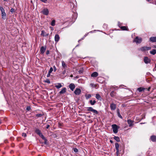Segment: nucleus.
<instances>
[{
	"label": "nucleus",
	"mask_w": 156,
	"mask_h": 156,
	"mask_svg": "<svg viewBox=\"0 0 156 156\" xmlns=\"http://www.w3.org/2000/svg\"><path fill=\"white\" fill-rule=\"evenodd\" d=\"M151 47H147L146 46H144L141 47L139 48L138 50L139 51H141L142 52L145 51H148L151 49Z\"/></svg>",
	"instance_id": "nucleus-1"
},
{
	"label": "nucleus",
	"mask_w": 156,
	"mask_h": 156,
	"mask_svg": "<svg viewBox=\"0 0 156 156\" xmlns=\"http://www.w3.org/2000/svg\"><path fill=\"white\" fill-rule=\"evenodd\" d=\"M113 132L115 133H117L118 132V129L119 128V126L116 124H113L112 125Z\"/></svg>",
	"instance_id": "nucleus-2"
},
{
	"label": "nucleus",
	"mask_w": 156,
	"mask_h": 156,
	"mask_svg": "<svg viewBox=\"0 0 156 156\" xmlns=\"http://www.w3.org/2000/svg\"><path fill=\"white\" fill-rule=\"evenodd\" d=\"M142 41V38L137 36L133 40V42H136L137 44H140Z\"/></svg>",
	"instance_id": "nucleus-3"
},
{
	"label": "nucleus",
	"mask_w": 156,
	"mask_h": 156,
	"mask_svg": "<svg viewBox=\"0 0 156 156\" xmlns=\"http://www.w3.org/2000/svg\"><path fill=\"white\" fill-rule=\"evenodd\" d=\"M87 108H88L87 109L88 111H91L96 114H98V112L96 110L93 109L92 108L89 107Z\"/></svg>",
	"instance_id": "nucleus-4"
},
{
	"label": "nucleus",
	"mask_w": 156,
	"mask_h": 156,
	"mask_svg": "<svg viewBox=\"0 0 156 156\" xmlns=\"http://www.w3.org/2000/svg\"><path fill=\"white\" fill-rule=\"evenodd\" d=\"M49 10L47 8H44L41 11V12L44 15L47 16L49 14Z\"/></svg>",
	"instance_id": "nucleus-5"
},
{
	"label": "nucleus",
	"mask_w": 156,
	"mask_h": 156,
	"mask_svg": "<svg viewBox=\"0 0 156 156\" xmlns=\"http://www.w3.org/2000/svg\"><path fill=\"white\" fill-rule=\"evenodd\" d=\"M81 92V90L78 88H76L75 90L74 91V94L76 95H79L80 94Z\"/></svg>",
	"instance_id": "nucleus-6"
},
{
	"label": "nucleus",
	"mask_w": 156,
	"mask_h": 156,
	"mask_svg": "<svg viewBox=\"0 0 156 156\" xmlns=\"http://www.w3.org/2000/svg\"><path fill=\"white\" fill-rule=\"evenodd\" d=\"M110 108L111 110H114L116 108V105L113 103H112L110 105Z\"/></svg>",
	"instance_id": "nucleus-7"
},
{
	"label": "nucleus",
	"mask_w": 156,
	"mask_h": 156,
	"mask_svg": "<svg viewBox=\"0 0 156 156\" xmlns=\"http://www.w3.org/2000/svg\"><path fill=\"white\" fill-rule=\"evenodd\" d=\"M69 87L70 90L73 91L75 87V86L74 83H71L69 85Z\"/></svg>",
	"instance_id": "nucleus-8"
},
{
	"label": "nucleus",
	"mask_w": 156,
	"mask_h": 156,
	"mask_svg": "<svg viewBox=\"0 0 156 156\" xmlns=\"http://www.w3.org/2000/svg\"><path fill=\"white\" fill-rule=\"evenodd\" d=\"M144 61L145 63L148 64L150 63L151 60L147 57H145L144 58Z\"/></svg>",
	"instance_id": "nucleus-9"
},
{
	"label": "nucleus",
	"mask_w": 156,
	"mask_h": 156,
	"mask_svg": "<svg viewBox=\"0 0 156 156\" xmlns=\"http://www.w3.org/2000/svg\"><path fill=\"white\" fill-rule=\"evenodd\" d=\"M62 66L63 69H66L67 68V65L65 63V62L63 61H62Z\"/></svg>",
	"instance_id": "nucleus-10"
},
{
	"label": "nucleus",
	"mask_w": 156,
	"mask_h": 156,
	"mask_svg": "<svg viewBox=\"0 0 156 156\" xmlns=\"http://www.w3.org/2000/svg\"><path fill=\"white\" fill-rule=\"evenodd\" d=\"M59 39L60 37L59 35L58 34H56L55 37V41L56 43H57L59 41Z\"/></svg>",
	"instance_id": "nucleus-11"
},
{
	"label": "nucleus",
	"mask_w": 156,
	"mask_h": 156,
	"mask_svg": "<svg viewBox=\"0 0 156 156\" xmlns=\"http://www.w3.org/2000/svg\"><path fill=\"white\" fill-rule=\"evenodd\" d=\"M48 33H46L44 30H42L41 31V35L43 36H48L49 35Z\"/></svg>",
	"instance_id": "nucleus-12"
},
{
	"label": "nucleus",
	"mask_w": 156,
	"mask_h": 156,
	"mask_svg": "<svg viewBox=\"0 0 156 156\" xmlns=\"http://www.w3.org/2000/svg\"><path fill=\"white\" fill-rule=\"evenodd\" d=\"M46 49V47L42 46L40 49V51L41 53L43 54L45 51Z\"/></svg>",
	"instance_id": "nucleus-13"
},
{
	"label": "nucleus",
	"mask_w": 156,
	"mask_h": 156,
	"mask_svg": "<svg viewBox=\"0 0 156 156\" xmlns=\"http://www.w3.org/2000/svg\"><path fill=\"white\" fill-rule=\"evenodd\" d=\"M127 122L129 125V126H132L133 125V122L130 119H128L127 120Z\"/></svg>",
	"instance_id": "nucleus-14"
},
{
	"label": "nucleus",
	"mask_w": 156,
	"mask_h": 156,
	"mask_svg": "<svg viewBox=\"0 0 156 156\" xmlns=\"http://www.w3.org/2000/svg\"><path fill=\"white\" fill-rule=\"evenodd\" d=\"M151 139L152 141L154 142H156V136L154 135L151 136Z\"/></svg>",
	"instance_id": "nucleus-15"
},
{
	"label": "nucleus",
	"mask_w": 156,
	"mask_h": 156,
	"mask_svg": "<svg viewBox=\"0 0 156 156\" xmlns=\"http://www.w3.org/2000/svg\"><path fill=\"white\" fill-rule=\"evenodd\" d=\"M98 76V73L97 72H94L92 73L91 75V77H97Z\"/></svg>",
	"instance_id": "nucleus-16"
},
{
	"label": "nucleus",
	"mask_w": 156,
	"mask_h": 156,
	"mask_svg": "<svg viewBox=\"0 0 156 156\" xmlns=\"http://www.w3.org/2000/svg\"><path fill=\"white\" fill-rule=\"evenodd\" d=\"M66 91V88L64 87L62 88V90L59 92V94H60L65 93Z\"/></svg>",
	"instance_id": "nucleus-17"
},
{
	"label": "nucleus",
	"mask_w": 156,
	"mask_h": 156,
	"mask_svg": "<svg viewBox=\"0 0 156 156\" xmlns=\"http://www.w3.org/2000/svg\"><path fill=\"white\" fill-rule=\"evenodd\" d=\"M96 98L98 100L100 101H101V98L100 95L98 94H96Z\"/></svg>",
	"instance_id": "nucleus-18"
},
{
	"label": "nucleus",
	"mask_w": 156,
	"mask_h": 156,
	"mask_svg": "<svg viewBox=\"0 0 156 156\" xmlns=\"http://www.w3.org/2000/svg\"><path fill=\"white\" fill-rule=\"evenodd\" d=\"M35 133L40 136L42 133L41 131L38 129H36L35 130Z\"/></svg>",
	"instance_id": "nucleus-19"
},
{
	"label": "nucleus",
	"mask_w": 156,
	"mask_h": 156,
	"mask_svg": "<svg viewBox=\"0 0 156 156\" xmlns=\"http://www.w3.org/2000/svg\"><path fill=\"white\" fill-rule=\"evenodd\" d=\"M117 114L118 115V117L122 119V117L120 113V110L119 109H117Z\"/></svg>",
	"instance_id": "nucleus-20"
},
{
	"label": "nucleus",
	"mask_w": 156,
	"mask_h": 156,
	"mask_svg": "<svg viewBox=\"0 0 156 156\" xmlns=\"http://www.w3.org/2000/svg\"><path fill=\"white\" fill-rule=\"evenodd\" d=\"M145 88L140 87L138 88L137 90V91H139V92H141L142 91H144L145 90Z\"/></svg>",
	"instance_id": "nucleus-21"
},
{
	"label": "nucleus",
	"mask_w": 156,
	"mask_h": 156,
	"mask_svg": "<svg viewBox=\"0 0 156 156\" xmlns=\"http://www.w3.org/2000/svg\"><path fill=\"white\" fill-rule=\"evenodd\" d=\"M116 94V93L114 91H113L111 92L110 95L112 97H113L115 96Z\"/></svg>",
	"instance_id": "nucleus-22"
},
{
	"label": "nucleus",
	"mask_w": 156,
	"mask_h": 156,
	"mask_svg": "<svg viewBox=\"0 0 156 156\" xmlns=\"http://www.w3.org/2000/svg\"><path fill=\"white\" fill-rule=\"evenodd\" d=\"M2 17V19H5L6 17V14L5 12L1 13Z\"/></svg>",
	"instance_id": "nucleus-23"
},
{
	"label": "nucleus",
	"mask_w": 156,
	"mask_h": 156,
	"mask_svg": "<svg viewBox=\"0 0 156 156\" xmlns=\"http://www.w3.org/2000/svg\"><path fill=\"white\" fill-rule=\"evenodd\" d=\"M120 28L122 30H128V28L126 26L120 27Z\"/></svg>",
	"instance_id": "nucleus-24"
},
{
	"label": "nucleus",
	"mask_w": 156,
	"mask_h": 156,
	"mask_svg": "<svg viewBox=\"0 0 156 156\" xmlns=\"http://www.w3.org/2000/svg\"><path fill=\"white\" fill-rule=\"evenodd\" d=\"M62 87L60 83H58L55 86V87L57 89L60 88Z\"/></svg>",
	"instance_id": "nucleus-25"
},
{
	"label": "nucleus",
	"mask_w": 156,
	"mask_h": 156,
	"mask_svg": "<svg viewBox=\"0 0 156 156\" xmlns=\"http://www.w3.org/2000/svg\"><path fill=\"white\" fill-rule=\"evenodd\" d=\"M90 85L91 87H94L96 89L98 88V86L96 84H94L93 83H91L90 84Z\"/></svg>",
	"instance_id": "nucleus-26"
},
{
	"label": "nucleus",
	"mask_w": 156,
	"mask_h": 156,
	"mask_svg": "<svg viewBox=\"0 0 156 156\" xmlns=\"http://www.w3.org/2000/svg\"><path fill=\"white\" fill-rule=\"evenodd\" d=\"M114 139L117 142H119L120 141V139L118 136H115Z\"/></svg>",
	"instance_id": "nucleus-27"
},
{
	"label": "nucleus",
	"mask_w": 156,
	"mask_h": 156,
	"mask_svg": "<svg viewBox=\"0 0 156 156\" xmlns=\"http://www.w3.org/2000/svg\"><path fill=\"white\" fill-rule=\"evenodd\" d=\"M89 102L91 105H94L96 103V101L95 100L93 101L92 100H90V101Z\"/></svg>",
	"instance_id": "nucleus-28"
},
{
	"label": "nucleus",
	"mask_w": 156,
	"mask_h": 156,
	"mask_svg": "<svg viewBox=\"0 0 156 156\" xmlns=\"http://www.w3.org/2000/svg\"><path fill=\"white\" fill-rule=\"evenodd\" d=\"M150 53L153 55H154L156 53V50L155 49H153L150 51Z\"/></svg>",
	"instance_id": "nucleus-29"
},
{
	"label": "nucleus",
	"mask_w": 156,
	"mask_h": 156,
	"mask_svg": "<svg viewBox=\"0 0 156 156\" xmlns=\"http://www.w3.org/2000/svg\"><path fill=\"white\" fill-rule=\"evenodd\" d=\"M115 148L116 150L118 151L119 147V145L118 143H115Z\"/></svg>",
	"instance_id": "nucleus-30"
},
{
	"label": "nucleus",
	"mask_w": 156,
	"mask_h": 156,
	"mask_svg": "<svg viewBox=\"0 0 156 156\" xmlns=\"http://www.w3.org/2000/svg\"><path fill=\"white\" fill-rule=\"evenodd\" d=\"M0 10L1 11V13L5 12L4 9L1 6H0Z\"/></svg>",
	"instance_id": "nucleus-31"
},
{
	"label": "nucleus",
	"mask_w": 156,
	"mask_h": 156,
	"mask_svg": "<svg viewBox=\"0 0 156 156\" xmlns=\"http://www.w3.org/2000/svg\"><path fill=\"white\" fill-rule=\"evenodd\" d=\"M55 20H53L51 23V25L52 26H54L55 25Z\"/></svg>",
	"instance_id": "nucleus-32"
},
{
	"label": "nucleus",
	"mask_w": 156,
	"mask_h": 156,
	"mask_svg": "<svg viewBox=\"0 0 156 156\" xmlns=\"http://www.w3.org/2000/svg\"><path fill=\"white\" fill-rule=\"evenodd\" d=\"M85 97H86V99H88L89 98H90L91 97V94H89L86 95L85 96Z\"/></svg>",
	"instance_id": "nucleus-33"
},
{
	"label": "nucleus",
	"mask_w": 156,
	"mask_h": 156,
	"mask_svg": "<svg viewBox=\"0 0 156 156\" xmlns=\"http://www.w3.org/2000/svg\"><path fill=\"white\" fill-rule=\"evenodd\" d=\"M39 136L42 138V139L45 141L46 140V139L45 138L42 133H41Z\"/></svg>",
	"instance_id": "nucleus-34"
},
{
	"label": "nucleus",
	"mask_w": 156,
	"mask_h": 156,
	"mask_svg": "<svg viewBox=\"0 0 156 156\" xmlns=\"http://www.w3.org/2000/svg\"><path fill=\"white\" fill-rule=\"evenodd\" d=\"M53 71V68L52 67H51L49 71H48V72L50 73H51Z\"/></svg>",
	"instance_id": "nucleus-35"
},
{
	"label": "nucleus",
	"mask_w": 156,
	"mask_h": 156,
	"mask_svg": "<svg viewBox=\"0 0 156 156\" xmlns=\"http://www.w3.org/2000/svg\"><path fill=\"white\" fill-rule=\"evenodd\" d=\"M42 115V114H37L36 115V117H41Z\"/></svg>",
	"instance_id": "nucleus-36"
},
{
	"label": "nucleus",
	"mask_w": 156,
	"mask_h": 156,
	"mask_svg": "<svg viewBox=\"0 0 156 156\" xmlns=\"http://www.w3.org/2000/svg\"><path fill=\"white\" fill-rule=\"evenodd\" d=\"M31 109L30 107V106H28L27 107L26 109L27 111H29Z\"/></svg>",
	"instance_id": "nucleus-37"
},
{
	"label": "nucleus",
	"mask_w": 156,
	"mask_h": 156,
	"mask_svg": "<svg viewBox=\"0 0 156 156\" xmlns=\"http://www.w3.org/2000/svg\"><path fill=\"white\" fill-rule=\"evenodd\" d=\"M73 151L75 152H77L78 151V150L76 148H73Z\"/></svg>",
	"instance_id": "nucleus-38"
},
{
	"label": "nucleus",
	"mask_w": 156,
	"mask_h": 156,
	"mask_svg": "<svg viewBox=\"0 0 156 156\" xmlns=\"http://www.w3.org/2000/svg\"><path fill=\"white\" fill-rule=\"evenodd\" d=\"M22 136H23L24 137H26L27 136V134L25 133H23L22 134Z\"/></svg>",
	"instance_id": "nucleus-39"
},
{
	"label": "nucleus",
	"mask_w": 156,
	"mask_h": 156,
	"mask_svg": "<svg viewBox=\"0 0 156 156\" xmlns=\"http://www.w3.org/2000/svg\"><path fill=\"white\" fill-rule=\"evenodd\" d=\"M10 11L12 12H15V10L13 8H11L10 9Z\"/></svg>",
	"instance_id": "nucleus-40"
},
{
	"label": "nucleus",
	"mask_w": 156,
	"mask_h": 156,
	"mask_svg": "<svg viewBox=\"0 0 156 156\" xmlns=\"http://www.w3.org/2000/svg\"><path fill=\"white\" fill-rule=\"evenodd\" d=\"M53 69H54V72L56 71V70H57V69H56V67L55 66H53Z\"/></svg>",
	"instance_id": "nucleus-41"
},
{
	"label": "nucleus",
	"mask_w": 156,
	"mask_h": 156,
	"mask_svg": "<svg viewBox=\"0 0 156 156\" xmlns=\"http://www.w3.org/2000/svg\"><path fill=\"white\" fill-rule=\"evenodd\" d=\"M45 82L48 83H50V81L48 79L47 80L45 81Z\"/></svg>",
	"instance_id": "nucleus-42"
},
{
	"label": "nucleus",
	"mask_w": 156,
	"mask_h": 156,
	"mask_svg": "<svg viewBox=\"0 0 156 156\" xmlns=\"http://www.w3.org/2000/svg\"><path fill=\"white\" fill-rule=\"evenodd\" d=\"M83 69L80 70L79 71V72L80 73H83Z\"/></svg>",
	"instance_id": "nucleus-43"
},
{
	"label": "nucleus",
	"mask_w": 156,
	"mask_h": 156,
	"mask_svg": "<svg viewBox=\"0 0 156 156\" xmlns=\"http://www.w3.org/2000/svg\"><path fill=\"white\" fill-rule=\"evenodd\" d=\"M50 73H49L48 72V74H47V77H49L50 76Z\"/></svg>",
	"instance_id": "nucleus-44"
},
{
	"label": "nucleus",
	"mask_w": 156,
	"mask_h": 156,
	"mask_svg": "<svg viewBox=\"0 0 156 156\" xmlns=\"http://www.w3.org/2000/svg\"><path fill=\"white\" fill-rule=\"evenodd\" d=\"M66 73V69H64V70L62 72V74H64Z\"/></svg>",
	"instance_id": "nucleus-45"
},
{
	"label": "nucleus",
	"mask_w": 156,
	"mask_h": 156,
	"mask_svg": "<svg viewBox=\"0 0 156 156\" xmlns=\"http://www.w3.org/2000/svg\"><path fill=\"white\" fill-rule=\"evenodd\" d=\"M41 1L45 3L47 1V0H41Z\"/></svg>",
	"instance_id": "nucleus-46"
},
{
	"label": "nucleus",
	"mask_w": 156,
	"mask_h": 156,
	"mask_svg": "<svg viewBox=\"0 0 156 156\" xmlns=\"http://www.w3.org/2000/svg\"><path fill=\"white\" fill-rule=\"evenodd\" d=\"M49 53V51L48 50H47L46 51V54L47 55H48Z\"/></svg>",
	"instance_id": "nucleus-47"
},
{
	"label": "nucleus",
	"mask_w": 156,
	"mask_h": 156,
	"mask_svg": "<svg viewBox=\"0 0 156 156\" xmlns=\"http://www.w3.org/2000/svg\"><path fill=\"white\" fill-rule=\"evenodd\" d=\"M49 127H50L49 125L48 124V125H47V126L46 127V128L47 129H48Z\"/></svg>",
	"instance_id": "nucleus-48"
},
{
	"label": "nucleus",
	"mask_w": 156,
	"mask_h": 156,
	"mask_svg": "<svg viewBox=\"0 0 156 156\" xmlns=\"http://www.w3.org/2000/svg\"><path fill=\"white\" fill-rule=\"evenodd\" d=\"M116 153L117 154H118V153H119V149H118V151L117 150H116Z\"/></svg>",
	"instance_id": "nucleus-49"
},
{
	"label": "nucleus",
	"mask_w": 156,
	"mask_h": 156,
	"mask_svg": "<svg viewBox=\"0 0 156 156\" xmlns=\"http://www.w3.org/2000/svg\"><path fill=\"white\" fill-rule=\"evenodd\" d=\"M150 89H151V87H149L148 88V89H147V90H148V91H150Z\"/></svg>",
	"instance_id": "nucleus-50"
},
{
	"label": "nucleus",
	"mask_w": 156,
	"mask_h": 156,
	"mask_svg": "<svg viewBox=\"0 0 156 156\" xmlns=\"http://www.w3.org/2000/svg\"><path fill=\"white\" fill-rule=\"evenodd\" d=\"M110 142L112 144L113 143V141H112V140H110Z\"/></svg>",
	"instance_id": "nucleus-51"
},
{
	"label": "nucleus",
	"mask_w": 156,
	"mask_h": 156,
	"mask_svg": "<svg viewBox=\"0 0 156 156\" xmlns=\"http://www.w3.org/2000/svg\"><path fill=\"white\" fill-rule=\"evenodd\" d=\"M154 48H156V45H154Z\"/></svg>",
	"instance_id": "nucleus-52"
},
{
	"label": "nucleus",
	"mask_w": 156,
	"mask_h": 156,
	"mask_svg": "<svg viewBox=\"0 0 156 156\" xmlns=\"http://www.w3.org/2000/svg\"><path fill=\"white\" fill-rule=\"evenodd\" d=\"M155 70L156 71V66H155Z\"/></svg>",
	"instance_id": "nucleus-53"
},
{
	"label": "nucleus",
	"mask_w": 156,
	"mask_h": 156,
	"mask_svg": "<svg viewBox=\"0 0 156 156\" xmlns=\"http://www.w3.org/2000/svg\"><path fill=\"white\" fill-rule=\"evenodd\" d=\"M148 1V2H149L151 0H147Z\"/></svg>",
	"instance_id": "nucleus-54"
},
{
	"label": "nucleus",
	"mask_w": 156,
	"mask_h": 156,
	"mask_svg": "<svg viewBox=\"0 0 156 156\" xmlns=\"http://www.w3.org/2000/svg\"><path fill=\"white\" fill-rule=\"evenodd\" d=\"M1 123L2 122L1 121H0V124H1Z\"/></svg>",
	"instance_id": "nucleus-55"
},
{
	"label": "nucleus",
	"mask_w": 156,
	"mask_h": 156,
	"mask_svg": "<svg viewBox=\"0 0 156 156\" xmlns=\"http://www.w3.org/2000/svg\"><path fill=\"white\" fill-rule=\"evenodd\" d=\"M80 41V40H79L78 42H79Z\"/></svg>",
	"instance_id": "nucleus-56"
},
{
	"label": "nucleus",
	"mask_w": 156,
	"mask_h": 156,
	"mask_svg": "<svg viewBox=\"0 0 156 156\" xmlns=\"http://www.w3.org/2000/svg\"><path fill=\"white\" fill-rule=\"evenodd\" d=\"M155 66H156V64Z\"/></svg>",
	"instance_id": "nucleus-57"
}]
</instances>
